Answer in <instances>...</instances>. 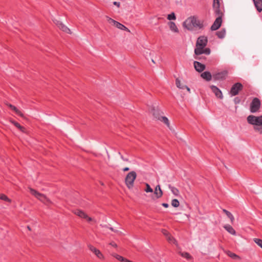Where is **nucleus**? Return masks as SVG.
I'll return each instance as SVG.
<instances>
[{
    "mask_svg": "<svg viewBox=\"0 0 262 262\" xmlns=\"http://www.w3.org/2000/svg\"><path fill=\"white\" fill-rule=\"evenodd\" d=\"M226 253L229 256H230L231 258H232L233 259H240V257L239 256H238L237 255H236V254H235L234 253L231 252L230 251H227L226 252Z\"/></svg>",
    "mask_w": 262,
    "mask_h": 262,
    "instance_id": "obj_29",
    "label": "nucleus"
},
{
    "mask_svg": "<svg viewBox=\"0 0 262 262\" xmlns=\"http://www.w3.org/2000/svg\"><path fill=\"white\" fill-rule=\"evenodd\" d=\"M110 230H111L112 231H113V232H116V233H118V234H121V233H121V232L119 231V230H118L115 229H114V228H112V227H110Z\"/></svg>",
    "mask_w": 262,
    "mask_h": 262,
    "instance_id": "obj_39",
    "label": "nucleus"
},
{
    "mask_svg": "<svg viewBox=\"0 0 262 262\" xmlns=\"http://www.w3.org/2000/svg\"><path fill=\"white\" fill-rule=\"evenodd\" d=\"M199 56L201 57V59L200 60L206 59V58L204 56H202V55H200Z\"/></svg>",
    "mask_w": 262,
    "mask_h": 262,
    "instance_id": "obj_47",
    "label": "nucleus"
},
{
    "mask_svg": "<svg viewBox=\"0 0 262 262\" xmlns=\"http://www.w3.org/2000/svg\"><path fill=\"white\" fill-rule=\"evenodd\" d=\"M27 228H28V229L29 230H30V231H31V230H32V229H31V227H30L29 226H27Z\"/></svg>",
    "mask_w": 262,
    "mask_h": 262,
    "instance_id": "obj_48",
    "label": "nucleus"
},
{
    "mask_svg": "<svg viewBox=\"0 0 262 262\" xmlns=\"http://www.w3.org/2000/svg\"><path fill=\"white\" fill-rule=\"evenodd\" d=\"M129 168L128 167H125L123 169V170L124 171H128L129 170Z\"/></svg>",
    "mask_w": 262,
    "mask_h": 262,
    "instance_id": "obj_45",
    "label": "nucleus"
},
{
    "mask_svg": "<svg viewBox=\"0 0 262 262\" xmlns=\"http://www.w3.org/2000/svg\"><path fill=\"white\" fill-rule=\"evenodd\" d=\"M176 84L177 86L180 89H184L185 85H182L181 81L179 78L176 79Z\"/></svg>",
    "mask_w": 262,
    "mask_h": 262,
    "instance_id": "obj_32",
    "label": "nucleus"
},
{
    "mask_svg": "<svg viewBox=\"0 0 262 262\" xmlns=\"http://www.w3.org/2000/svg\"><path fill=\"white\" fill-rule=\"evenodd\" d=\"M201 77L207 81H209L212 79V75L210 72L205 71L201 74Z\"/></svg>",
    "mask_w": 262,
    "mask_h": 262,
    "instance_id": "obj_20",
    "label": "nucleus"
},
{
    "mask_svg": "<svg viewBox=\"0 0 262 262\" xmlns=\"http://www.w3.org/2000/svg\"><path fill=\"white\" fill-rule=\"evenodd\" d=\"M253 241L258 246H262V240L261 239H260L259 238H255L253 239Z\"/></svg>",
    "mask_w": 262,
    "mask_h": 262,
    "instance_id": "obj_36",
    "label": "nucleus"
},
{
    "mask_svg": "<svg viewBox=\"0 0 262 262\" xmlns=\"http://www.w3.org/2000/svg\"><path fill=\"white\" fill-rule=\"evenodd\" d=\"M156 118L161 121L163 122L165 124H166L168 126L169 125V121L167 117H156Z\"/></svg>",
    "mask_w": 262,
    "mask_h": 262,
    "instance_id": "obj_30",
    "label": "nucleus"
},
{
    "mask_svg": "<svg viewBox=\"0 0 262 262\" xmlns=\"http://www.w3.org/2000/svg\"><path fill=\"white\" fill-rule=\"evenodd\" d=\"M210 88L216 97L221 99H223V96L222 94V92L217 87H216L215 85H212L210 86Z\"/></svg>",
    "mask_w": 262,
    "mask_h": 262,
    "instance_id": "obj_14",
    "label": "nucleus"
},
{
    "mask_svg": "<svg viewBox=\"0 0 262 262\" xmlns=\"http://www.w3.org/2000/svg\"><path fill=\"white\" fill-rule=\"evenodd\" d=\"M111 246H117V244H111Z\"/></svg>",
    "mask_w": 262,
    "mask_h": 262,
    "instance_id": "obj_49",
    "label": "nucleus"
},
{
    "mask_svg": "<svg viewBox=\"0 0 262 262\" xmlns=\"http://www.w3.org/2000/svg\"><path fill=\"white\" fill-rule=\"evenodd\" d=\"M168 188L170 189V190H171V192L176 196H178L179 195V190L173 187V186H172L170 184H169L168 185Z\"/></svg>",
    "mask_w": 262,
    "mask_h": 262,
    "instance_id": "obj_28",
    "label": "nucleus"
},
{
    "mask_svg": "<svg viewBox=\"0 0 262 262\" xmlns=\"http://www.w3.org/2000/svg\"><path fill=\"white\" fill-rule=\"evenodd\" d=\"M137 177V174L135 171L129 172L125 177V182L128 188L131 189L134 186L135 180Z\"/></svg>",
    "mask_w": 262,
    "mask_h": 262,
    "instance_id": "obj_4",
    "label": "nucleus"
},
{
    "mask_svg": "<svg viewBox=\"0 0 262 262\" xmlns=\"http://www.w3.org/2000/svg\"><path fill=\"white\" fill-rule=\"evenodd\" d=\"M186 88L189 93H190V89L186 85H184V89Z\"/></svg>",
    "mask_w": 262,
    "mask_h": 262,
    "instance_id": "obj_43",
    "label": "nucleus"
},
{
    "mask_svg": "<svg viewBox=\"0 0 262 262\" xmlns=\"http://www.w3.org/2000/svg\"><path fill=\"white\" fill-rule=\"evenodd\" d=\"M168 25L170 29L174 32H178L179 30L176 24L174 22L170 21L168 23Z\"/></svg>",
    "mask_w": 262,
    "mask_h": 262,
    "instance_id": "obj_24",
    "label": "nucleus"
},
{
    "mask_svg": "<svg viewBox=\"0 0 262 262\" xmlns=\"http://www.w3.org/2000/svg\"><path fill=\"white\" fill-rule=\"evenodd\" d=\"M167 19L168 20H175L176 19V17L175 16V14L173 12L169 14L167 16Z\"/></svg>",
    "mask_w": 262,
    "mask_h": 262,
    "instance_id": "obj_34",
    "label": "nucleus"
},
{
    "mask_svg": "<svg viewBox=\"0 0 262 262\" xmlns=\"http://www.w3.org/2000/svg\"><path fill=\"white\" fill-rule=\"evenodd\" d=\"M183 26L189 31H193L195 28L202 30L204 28V21L199 19L196 16H192L184 21Z\"/></svg>",
    "mask_w": 262,
    "mask_h": 262,
    "instance_id": "obj_2",
    "label": "nucleus"
},
{
    "mask_svg": "<svg viewBox=\"0 0 262 262\" xmlns=\"http://www.w3.org/2000/svg\"><path fill=\"white\" fill-rule=\"evenodd\" d=\"M260 105L261 102L260 100L256 97L253 98L250 105V112L252 113L257 112L260 108Z\"/></svg>",
    "mask_w": 262,
    "mask_h": 262,
    "instance_id": "obj_6",
    "label": "nucleus"
},
{
    "mask_svg": "<svg viewBox=\"0 0 262 262\" xmlns=\"http://www.w3.org/2000/svg\"><path fill=\"white\" fill-rule=\"evenodd\" d=\"M152 113L153 115L155 116V117L156 118V117H159L158 111H157L155 109H153L152 110Z\"/></svg>",
    "mask_w": 262,
    "mask_h": 262,
    "instance_id": "obj_38",
    "label": "nucleus"
},
{
    "mask_svg": "<svg viewBox=\"0 0 262 262\" xmlns=\"http://www.w3.org/2000/svg\"><path fill=\"white\" fill-rule=\"evenodd\" d=\"M21 132L25 133V128L21 126V129H19Z\"/></svg>",
    "mask_w": 262,
    "mask_h": 262,
    "instance_id": "obj_44",
    "label": "nucleus"
},
{
    "mask_svg": "<svg viewBox=\"0 0 262 262\" xmlns=\"http://www.w3.org/2000/svg\"><path fill=\"white\" fill-rule=\"evenodd\" d=\"M262 248V247H260Z\"/></svg>",
    "mask_w": 262,
    "mask_h": 262,
    "instance_id": "obj_50",
    "label": "nucleus"
},
{
    "mask_svg": "<svg viewBox=\"0 0 262 262\" xmlns=\"http://www.w3.org/2000/svg\"><path fill=\"white\" fill-rule=\"evenodd\" d=\"M121 158L123 160H124V161H128V160H127V159H125V158L123 157V156H122V155L121 156Z\"/></svg>",
    "mask_w": 262,
    "mask_h": 262,
    "instance_id": "obj_46",
    "label": "nucleus"
},
{
    "mask_svg": "<svg viewBox=\"0 0 262 262\" xmlns=\"http://www.w3.org/2000/svg\"><path fill=\"white\" fill-rule=\"evenodd\" d=\"M224 228L226 229L227 231H228L231 234L235 235L236 232L231 225L228 224L225 225L224 226Z\"/></svg>",
    "mask_w": 262,
    "mask_h": 262,
    "instance_id": "obj_23",
    "label": "nucleus"
},
{
    "mask_svg": "<svg viewBox=\"0 0 262 262\" xmlns=\"http://www.w3.org/2000/svg\"><path fill=\"white\" fill-rule=\"evenodd\" d=\"M162 233L166 236L167 239L169 242L170 244L175 243L176 240L173 238V237L170 235L169 233L167 230H163Z\"/></svg>",
    "mask_w": 262,
    "mask_h": 262,
    "instance_id": "obj_21",
    "label": "nucleus"
},
{
    "mask_svg": "<svg viewBox=\"0 0 262 262\" xmlns=\"http://www.w3.org/2000/svg\"><path fill=\"white\" fill-rule=\"evenodd\" d=\"M178 253L183 258L186 259L190 262H193L192 256L188 252H182L180 250H178Z\"/></svg>",
    "mask_w": 262,
    "mask_h": 262,
    "instance_id": "obj_16",
    "label": "nucleus"
},
{
    "mask_svg": "<svg viewBox=\"0 0 262 262\" xmlns=\"http://www.w3.org/2000/svg\"><path fill=\"white\" fill-rule=\"evenodd\" d=\"M154 194H155V197L157 199L161 198L163 195V191L161 189L160 185H158L156 186L155 191Z\"/></svg>",
    "mask_w": 262,
    "mask_h": 262,
    "instance_id": "obj_17",
    "label": "nucleus"
},
{
    "mask_svg": "<svg viewBox=\"0 0 262 262\" xmlns=\"http://www.w3.org/2000/svg\"><path fill=\"white\" fill-rule=\"evenodd\" d=\"M234 101L235 104H238L240 102L241 100L238 97H235L234 99Z\"/></svg>",
    "mask_w": 262,
    "mask_h": 262,
    "instance_id": "obj_40",
    "label": "nucleus"
},
{
    "mask_svg": "<svg viewBox=\"0 0 262 262\" xmlns=\"http://www.w3.org/2000/svg\"><path fill=\"white\" fill-rule=\"evenodd\" d=\"M107 21L110 24H113V25L115 26L117 28H118L120 30H125L127 32H130L129 30L127 27H126L124 25L114 20L113 19H112L111 18H110L108 17H107Z\"/></svg>",
    "mask_w": 262,
    "mask_h": 262,
    "instance_id": "obj_9",
    "label": "nucleus"
},
{
    "mask_svg": "<svg viewBox=\"0 0 262 262\" xmlns=\"http://www.w3.org/2000/svg\"><path fill=\"white\" fill-rule=\"evenodd\" d=\"M217 16V17L215 19V21H214L213 24L211 27V30L212 31H215L217 30L221 26L222 19V15H216Z\"/></svg>",
    "mask_w": 262,
    "mask_h": 262,
    "instance_id": "obj_11",
    "label": "nucleus"
},
{
    "mask_svg": "<svg viewBox=\"0 0 262 262\" xmlns=\"http://www.w3.org/2000/svg\"><path fill=\"white\" fill-rule=\"evenodd\" d=\"M7 105L12 110L14 111L17 115H18L21 117L23 116V113L19 110H18L15 106H14L11 104H8Z\"/></svg>",
    "mask_w": 262,
    "mask_h": 262,
    "instance_id": "obj_25",
    "label": "nucleus"
},
{
    "mask_svg": "<svg viewBox=\"0 0 262 262\" xmlns=\"http://www.w3.org/2000/svg\"><path fill=\"white\" fill-rule=\"evenodd\" d=\"M194 67L196 71L198 72H202L205 69V66L201 62L194 61L193 62Z\"/></svg>",
    "mask_w": 262,
    "mask_h": 262,
    "instance_id": "obj_15",
    "label": "nucleus"
},
{
    "mask_svg": "<svg viewBox=\"0 0 262 262\" xmlns=\"http://www.w3.org/2000/svg\"><path fill=\"white\" fill-rule=\"evenodd\" d=\"M145 191L146 192H153L152 189L150 187V185L147 183H146V189H145Z\"/></svg>",
    "mask_w": 262,
    "mask_h": 262,
    "instance_id": "obj_35",
    "label": "nucleus"
},
{
    "mask_svg": "<svg viewBox=\"0 0 262 262\" xmlns=\"http://www.w3.org/2000/svg\"><path fill=\"white\" fill-rule=\"evenodd\" d=\"M74 213L80 217L81 219H85L87 222H90L94 221L96 222L95 220L91 217L88 216V215L82 210L79 209H76L74 211Z\"/></svg>",
    "mask_w": 262,
    "mask_h": 262,
    "instance_id": "obj_8",
    "label": "nucleus"
},
{
    "mask_svg": "<svg viewBox=\"0 0 262 262\" xmlns=\"http://www.w3.org/2000/svg\"><path fill=\"white\" fill-rule=\"evenodd\" d=\"M0 199L9 203L11 202V200L8 198L7 195L3 193H0Z\"/></svg>",
    "mask_w": 262,
    "mask_h": 262,
    "instance_id": "obj_31",
    "label": "nucleus"
},
{
    "mask_svg": "<svg viewBox=\"0 0 262 262\" xmlns=\"http://www.w3.org/2000/svg\"><path fill=\"white\" fill-rule=\"evenodd\" d=\"M132 262H133V261H132Z\"/></svg>",
    "mask_w": 262,
    "mask_h": 262,
    "instance_id": "obj_51",
    "label": "nucleus"
},
{
    "mask_svg": "<svg viewBox=\"0 0 262 262\" xmlns=\"http://www.w3.org/2000/svg\"><path fill=\"white\" fill-rule=\"evenodd\" d=\"M54 24L62 31L68 33H71V31L66 26L58 20H54Z\"/></svg>",
    "mask_w": 262,
    "mask_h": 262,
    "instance_id": "obj_13",
    "label": "nucleus"
},
{
    "mask_svg": "<svg viewBox=\"0 0 262 262\" xmlns=\"http://www.w3.org/2000/svg\"><path fill=\"white\" fill-rule=\"evenodd\" d=\"M113 4L116 6H117L118 7H119L120 6V4L119 2H114L113 3Z\"/></svg>",
    "mask_w": 262,
    "mask_h": 262,
    "instance_id": "obj_41",
    "label": "nucleus"
},
{
    "mask_svg": "<svg viewBox=\"0 0 262 262\" xmlns=\"http://www.w3.org/2000/svg\"><path fill=\"white\" fill-rule=\"evenodd\" d=\"M91 251L94 253L99 259H103L104 256L99 250L97 249L96 247H90Z\"/></svg>",
    "mask_w": 262,
    "mask_h": 262,
    "instance_id": "obj_18",
    "label": "nucleus"
},
{
    "mask_svg": "<svg viewBox=\"0 0 262 262\" xmlns=\"http://www.w3.org/2000/svg\"><path fill=\"white\" fill-rule=\"evenodd\" d=\"M29 190L31 194L34 195L35 197H36L37 199L39 200L43 203L48 204L51 203L50 200L48 198H47L46 196H45L44 194L39 193L36 190L31 188H29Z\"/></svg>",
    "mask_w": 262,
    "mask_h": 262,
    "instance_id": "obj_5",
    "label": "nucleus"
},
{
    "mask_svg": "<svg viewBox=\"0 0 262 262\" xmlns=\"http://www.w3.org/2000/svg\"><path fill=\"white\" fill-rule=\"evenodd\" d=\"M208 38L206 36L203 35L198 38L194 49L195 59L200 60L201 59L200 55L202 54L209 55L210 54V49L209 48H206Z\"/></svg>",
    "mask_w": 262,
    "mask_h": 262,
    "instance_id": "obj_1",
    "label": "nucleus"
},
{
    "mask_svg": "<svg viewBox=\"0 0 262 262\" xmlns=\"http://www.w3.org/2000/svg\"><path fill=\"white\" fill-rule=\"evenodd\" d=\"M11 122L14 124L17 128L21 129V126L17 122L13 120H11Z\"/></svg>",
    "mask_w": 262,
    "mask_h": 262,
    "instance_id": "obj_37",
    "label": "nucleus"
},
{
    "mask_svg": "<svg viewBox=\"0 0 262 262\" xmlns=\"http://www.w3.org/2000/svg\"><path fill=\"white\" fill-rule=\"evenodd\" d=\"M254 5L258 12L262 11V0H253Z\"/></svg>",
    "mask_w": 262,
    "mask_h": 262,
    "instance_id": "obj_22",
    "label": "nucleus"
},
{
    "mask_svg": "<svg viewBox=\"0 0 262 262\" xmlns=\"http://www.w3.org/2000/svg\"><path fill=\"white\" fill-rule=\"evenodd\" d=\"M243 88V85L241 83H235L232 85L230 93L232 96H235L238 94L239 92L241 91Z\"/></svg>",
    "mask_w": 262,
    "mask_h": 262,
    "instance_id": "obj_7",
    "label": "nucleus"
},
{
    "mask_svg": "<svg viewBox=\"0 0 262 262\" xmlns=\"http://www.w3.org/2000/svg\"><path fill=\"white\" fill-rule=\"evenodd\" d=\"M223 211L226 214L228 217L230 219L231 223L233 224L234 221V217L232 213L225 209H223Z\"/></svg>",
    "mask_w": 262,
    "mask_h": 262,
    "instance_id": "obj_27",
    "label": "nucleus"
},
{
    "mask_svg": "<svg viewBox=\"0 0 262 262\" xmlns=\"http://www.w3.org/2000/svg\"><path fill=\"white\" fill-rule=\"evenodd\" d=\"M216 35L219 38L222 39L224 38L226 35L225 29H222L220 31L216 32Z\"/></svg>",
    "mask_w": 262,
    "mask_h": 262,
    "instance_id": "obj_26",
    "label": "nucleus"
},
{
    "mask_svg": "<svg viewBox=\"0 0 262 262\" xmlns=\"http://www.w3.org/2000/svg\"><path fill=\"white\" fill-rule=\"evenodd\" d=\"M248 122L252 125H255V130L262 134V116L256 117L253 115H249L247 117Z\"/></svg>",
    "mask_w": 262,
    "mask_h": 262,
    "instance_id": "obj_3",
    "label": "nucleus"
},
{
    "mask_svg": "<svg viewBox=\"0 0 262 262\" xmlns=\"http://www.w3.org/2000/svg\"><path fill=\"white\" fill-rule=\"evenodd\" d=\"M227 75V72L224 71L213 74L212 77L215 80H223L225 79Z\"/></svg>",
    "mask_w": 262,
    "mask_h": 262,
    "instance_id": "obj_12",
    "label": "nucleus"
},
{
    "mask_svg": "<svg viewBox=\"0 0 262 262\" xmlns=\"http://www.w3.org/2000/svg\"><path fill=\"white\" fill-rule=\"evenodd\" d=\"M162 205L165 208H168L169 207V205L167 203H163L162 204Z\"/></svg>",
    "mask_w": 262,
    "mask_h": 262,
    "instance_id": "obj_42",
    "label": "nucleus"
},
{
    "mask_svg": "<svg viewBox=\"0 0 262 262\" xmlns=\"http://www.w3.org/2000/svg\"><path fill=\"white\" fill-rule=\"evenodd\" d=\"M212 7L215 15H223V12L220 8L219 0H213Z\"/></svg>",
    "mask_w": 262,
    "mask_h": 262,
    "instance_id": "obj_10",
    "label": "nucleus"
},
{
    "mask_svg": "<svg viewBox=\"0 0 262 262\" xmlns=\"http://www.w3.org/2000/svg\"><path fill=\"white\" fill-rule=\"evenodd\" d=\"M112 256L121 262H132L131 260L120 255L117 253H113Z\"/></svg>",
    "mask_w": 262,
    "mask_h": 262,
    "instance_id": "obj_19",
    "label": "nucleus"
},
{
    "mask_svg": "<svg viewBox=\"0 0 262 262\" xmlns=\"http://www.w3.org/2000/svg\"><path fill=\"white\" fill-rule=\"evenodd\" d=\"M171 205L174 207H179L180 205L179 201L176 199H173L171 201Z\"/></svg>",
    "mask_w": 262,
    "mask_h": 262,
    "instance_id": "obj_33",
    "label": "nucleus"
}]
</instances>
